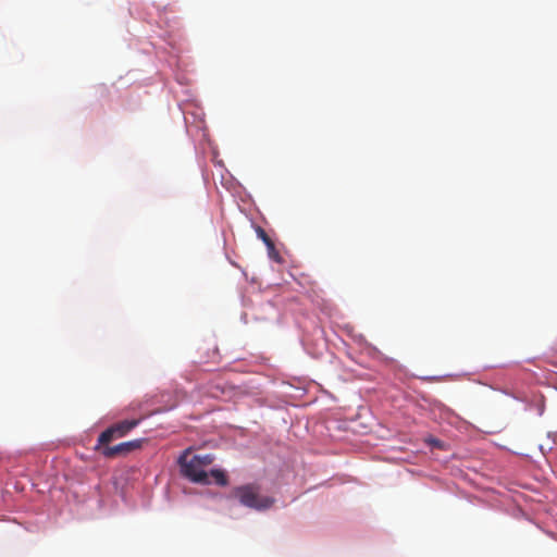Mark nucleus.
I'll list each match as a JSON object with an SVG mask.
<instances>
[{"instance_id":"nucleus-5","label":"nucleus","mask_w":557,"mask_h":557,"mask_svg":"<svg viewBox=\"0 0 557 557\" xmlns=\"http://www.w3.org/2000/svg\"><path fill=\"white\" fill-rule=\"evenodd\" d=\"M256 233L258 237L264 243L268 249L269 257L277 262H281V257L278 251L275 248V245L273 240L270 238V236L267 234V232L261 227L258 226L256 228Z\"/></svg>"},{"instance_id":"nucleus-6","label":"nucleus","mask_w":557,"mask_h":557,"mask_svg":"<svg viewBox=\"0 0 557 557\" xmlns=\"http://www.w3.org/2000/svg\"><path fill=\"white\" fill-rule=\"evenodd\" d=\"M209 473V479L213 478L214 482L220 486H225L227 484V476L222 470H211Z\"/></svg>"},{"instance_id":"nucleus-1","label":"nucleus","mask_w":557,"mask_h":557,"mask_svg":"<svg viewBox=\"0 0 557 557\" xmlns=\"http://www.w3.org/2000/svg\"><path fill=\"white\" fill-rule=\"evenodd\" d=\"M189 455L190 449L187 448L177 460L183 476L194 483L210 484L211 481L206 469L214 461V457L211 454H206L195 455L188 459Z\"/></svg>"},{"instance_id":"nucleus-4","label":"nucleus","mask_w":557,"mask_h":557,"mask_svg":"<svg viewBox=\"0 0 557 557\" xmlns=\"http://www.w3.org/2000/svg\"><path fill=\"white\" fill-rule=\"evenodd\" d=\"M145 442L146 440L138 438L128 442H123L115 446H108L107 444L100 446V449L97 450L100 451V454L106 458H114L117 456H126L134 450L140 449Z\"/></svg>"},{"instance_id":"nucleus-3","label":"nucleus","mask_w":557,"mask_h":557,"mask_svg":"<svg viewBox=\"0 0 557 557\" xmlns=\"http://www.w3.org/2000/svg\"><path fill=\"white\" fill-rule=\"evenodd\" d=\"M143 419L144 418L141 417L139 419L124 420L112 424L99 435L95 449H100V446L107 445L113 440L125 436L136 428Z\"/></svg>"},{"instance_id":"nucleus-2","label":"nucleus","mask_w":557,"mask_h":557,"mask_svg":"<svg viewBox=\"0 0 557 557\" xmlns=\"http://www.w3.org/2000/svg\"><path fill=\"white\" fill-rule=\"evenodd\" d=\"M232 496L238 499L240 505L258 511L267 510L275 503L273 497L261 495L259 487L255 484L234 487Z\"/></svg>"}]
</instances>
